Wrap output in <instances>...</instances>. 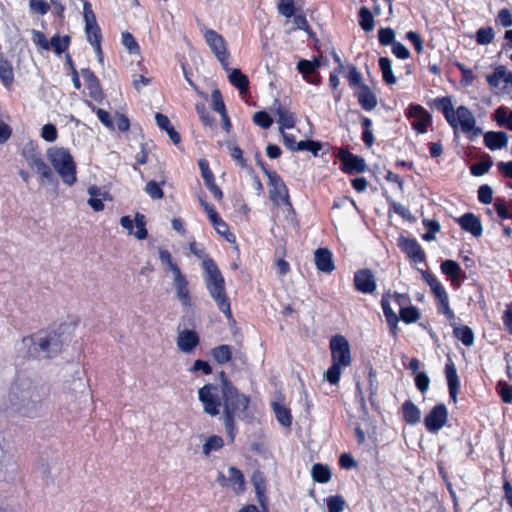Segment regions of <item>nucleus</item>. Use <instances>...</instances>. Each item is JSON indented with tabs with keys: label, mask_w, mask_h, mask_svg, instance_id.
Instances as JSON below:
<instances>
[{
	"label": "nucleus",
	"mask_w": 512,
	"mask_h": 512,
	"mask_svg": "<svg viewBox=\"0 0 512 512\" xmlns=\"http://www.w3.org/2000/svg\"><path fill=\"white\" fill-rule=\"evenodd\" d=\"M47 396L48 389L44 384L29 376L19 375L10 388L8 399L14 412L32 419L40 416Z\"/></svg>",
	"instance_id": "f257e3e1"
},
{
	"label": "nucleus",
	"mask_w": 512,
	"mask_h": 512,
	"mask_svg": "<svg viewBox=\"0 0 512 512\" xmlns=\"http://www.w3.org/2000/svg\"><path fill=\"white\" fill-rule=\"evenodd\" d=\"M71 325L62 323L56 330L39 331L36 334L24 337L22 345L27 349L29 356L38 359L52 358L60 353L64 343L69 339Z\"/></svg>",
	"instance_id": "f03ea898"
},
{
	"label": "nucleus",
	"mask_w": 512,
	"mask_h": 512,
	"mask_svg": "<svg viewBox=\"0 0 512 512\" xmlns=\"http://www.w3.org/2000/svg\"><path fill=\"white\" fill-rule=\"evenodd\" d=\"M221 378L223 379L222 397L225 427L231 439H233L235 420L246 417L249 399L237 391L231 382L226 379L224 372H221Z\"/></svg>",
	"instance_id": "7ed1b4c3"
},
{
	"label": "nucleus",
	"mask_w": 512,
	"mask_h": 512,
	"mask_svg": "<svg viewBox=\"0 0 512 512\" xmlns=\"http://www.w3.org/2000/svg\"><path fill=\"white\" fill-rule=\"evenodd\" d=\"M202 267L205 271L206 287L211 297L216 302L219 310L222 311L228 319H231L230 301L226 294L225 282L220 270L210 258H204Z\"/></svg>",
	"instance_id": "20e7f679"
},
{
	"label": "nucleus",
	"mask_w": 512,
	"mask_h": 512,
	"mask_svg": "<svg viewBox=\"0 0 512 512\" xmlns=\"http://www.w3.org/2000/svg\"><path fill=\"white\" fill-rule=\"evenodd\" d=\"M47 158L65 184L72 186L77 181L76 165L67 149L51 147L47 150Z\"/></svg>",
	"instance_id": "39448f33"
},
{
	"label": "nucleus",
	"mask_w": 512,
	"mask_h": 512,
	"mask_svg": "<svg viewBox=\"0 0 512 512\" xmlns=\"http://www.w3.org/2000/svg\"><path fill=\"white\" fill-rule=\"evenodd\" d=\"M204 38L211 51L221 63L223 69L225 71H229V65L227 61L229 54L227 51L225 39L212 29L205 31Z\"/></svg>",
	"instance_id": "423d86ee"
},
{
	"label": "nucleus",
	"mask_w": 512,
	"mask_h": 512,
	"mask_svg": "<svg viewBox=\"0 0 512 512\" xmlns=\"http://www.w3.org/2000/svg\"><path fill=\"white\" fill-rule=\"evenodd\" d=\"M269 177V198L276 205L284 204L289 211L293 212L292 204L289 199L288 189L283 180L275 173L268 174Z\"/></svg>",
	"instance_id": "0eeeda50"
},
{
	"label": "nucleus",
	"mask_w": 512,
	"mask_h": 512,
	"mask_svg": "<svg viewBox=\"0 0 512 512\" xmlns=\"http://www.w3.org/2000/svg\"><path fill=\"white\" fill-rule=\"evenodd\" d=\"M83 15L88 41L95 47V50L100 56L101 60L100 29L97 25L95 14L92 11L91 5L88 1L83 2Z\"/></svg>",
	"instance_id": "6e6552de"
},
{
	"label": "nucleus",
	"mask_w": 512,
	"mask_h": 512,
	"mask_svg": "<svg viewBox=\"0 0 512 512\" xmlns=\"http://www.w3.org/2000/svg\"><path fill=\"white\" fill-rule=\"evenodd\" d=\"M330 349L333 363L347 367L351 364L350 344L342 335H335L330 340Z\"/></svg>",
	"instance_id": "1a4fd4ad"
},
{
	"label": "nucleus",
	"mask_w": 512,
	"mask_h": 512,
	"mask_svg": "<svg viewBox=\"0 0 512 512\" xmlns=\"http://www.w3.org/2000/svg\"><path fill=\"white\" fill-rule=\"evenodd\" d=\"M199 400L203 404L205 413L210 416H216L220 412L221 401L219 398L218 388L214 385L207 384L198 391Z\"/></svg>",
	"instance_id": "9d476101"
},
{
	"label": "nucleus",
	"mask_w": 512,
	"mask_h": 512,
	"mask_svg": "<svg viewBox=\"0 0 512 512\" xmlns=\"http://www.w3.org/2000/svg\"><path fill=\"white\" fill-rule=\"evenodd\" d=\"M490 87L496 94L509 93L512 85V73L505 66H498L494 72L487 76Z\"/></svg>",
	"instance_id": "9b49d317"
},
{
	"label": "nucleus",
	"mask_w": 512,
	"mask_h": 512,
	"mask_svg": "<svg viewBox=\"0 0 512 512\" xmlns=\"http://www.w3.org/2000/svg\"><path fill=\"white\" fill-rule=\"evenodd\" d=\"M216 481L222 487H230L236 493L244 490L245 480L242 472L235 467H228L226 471L219 472Z\"/></svg>",
	"instance_id": "f8f14e48"
},
{
	"label": "nucleus",
	"mask_w": 512,
	"mask_h": 512,
	"mask_svg": "<svg viewBox=\"0 0 512 512\" xmlns=\"http://www.w3.org/2000/svg\"><path fill=\"white\" fill-rule=\"evenodd\" d=\"M120 224L128 230L130 235H134L138 240H143L147 237L146 221L143 214L137 213L134 221L129 216H123L120 218Z\"/></svg>",
	"instance_id": "ddd939ff"
},
{
	"label": "nucleus",
	"mask_w": 512,
	"mask_h": 512,
	"mask_svg": "<svg viewBox=\"0 0 512 512\" xmlns=\"http://www.w3.org/2000/svg\"><path fill=\"white\" fill-rule=\"evenodd\" d=\"M447 409L445 405H436L425 417V426L430 432H437L447 422Z\"/></svg>",
	"instance_id": "4468645a"
},
{
	"label": "nucleus",
	"mask_w": 512,
	"mask_h": 512,
	"mask_svg": "<svg viewBox=\"0 0 512 512\" xmlns=\"http://www.w3.org/2000/svg\"><path fill=\"white\" fill-rule=\"evenodd\" d=\"M199 335L194 330L178 328L177 347L184 353H191L199 344Z\"/></svg>",
	"instance_id": "2eb2a0df"
},
{
	"label": "nucleus",
	"mask_w": 512,
	"mask_h": 512,
	"mask_svg": "<svg viewBox=\"0 0 512 512\" xmlns=\"http://www.w3.org/2000/svg\"><path fill=\"white\" fill-rule=\"evenodd\" d=\"M338 158L343 164V169L348 172H364L366 169V163L363 158L353 155L347 150H340L338 152Z\"/></svg>",
	"instance_id": "dca6fc26"
},
{
	"label": "nucleus",
	"mask_w": 512,
	"mask_h": 512,
	"mask_svg": "<svg viewBox=\"0 0 512 512\" xmlns=\"http://www.w3.org/2000/svg\"><path fill=\"white\" fill-rule=\"evenodd\" d=\"M354 284L356 289L362 293H373L376 289L374 275L368 269L360 270L355 273Z\"/></svg>",
	"instance_id": "f3484780"
},
{
	"label": "nucleus",
	"mask_w": 512,
	"mask_h": 512,
	"mask_svg": "<svg viewBox=\"0 0 512 512\" xmlns=\"http://www.w3.org/2000/svg\"><path fill=\"white\" fill-rule=\"evenodd\" d=\"M173 285L176 290L177 298L182 305L189 306L191 304V298L188 290V281L181 270L175 269V273H173Z\"/></svg>",
	"instance_id": "a211bd4d"
},
{
	"label": "nucleus",
	"mask_w": 512,
	"mask_h": 512,
	"mask_svg": "<svg viewBox=\"0 0 512 512\" xmlns=\"http://www.w3.org/2000/svg\"><path fill=\"white\" fill-rule=\"evenodd\" d=\"M456 116V126L459 124L461 127V130L464 133H469L471 131H474L475 135L479 134V130H474L475 125V119L473 114L470 112L468 108L465 106H459L457 108V111L455 112Z\"/></svg>",
	"instance_id": "6ab92c4d"
},
{
	"label": "nucleus",
	"mask_w": 512,
	"mask_h": 512,
	"mask_svg": "<svg viewBox=\"0 0 512 512\" xmlns=\"http://www.w3.org/2000/svg\"><path fill=\"white\" fill-rule=\"evenodd\" d=\"M81 74L89 90V96L97 102L102 101L103 91L101 89L100 82L94 73L89 69H83Z\"/></svg>",
	"instance_id": "aec40b11"
},
{
	"label": "nucleus",
	"mask_w": 512,
	"mask_h": 512,
	"mask_svg": "<svg viewBox=\"0 0 512 512\" xmlns=\"http://www.w3.org/2000/svg\"><path fill=\"white\" fill-rule=\"evenodd\" d=\"M398 244L413 261L421 262L424 260V253L416 240L402 236L399 238Z\"/></svg>",
	"instance_id": "412c9836"
},
{
	"label": "nucleus",
	"mask_w": 512,
	"mask_h": 512,
	"mask_svg": "<svg viewBox=\"0 0 512 512\" xmlns=\"http://www.w3.org/2000/svg\"><path fill=\"white\" fill-rule=\"evenodd\" d=\"M87 191L90 195L88 204L96 212L102 211L104 209L103 200H111L109 193L98 186L92 185L88 188Z\"/></svg>",
	"instance_id": "4be33fe9"
},
{
	"label": "nucleus",
	"mask_w": 512,
	"mask_h": 512,
	"mask_svg": "<svg viewBox=\"0 0 512 512\" xmlns=\"http://www.w3.org/2000/svg\"><path fill=\"white\" fill-rule=\"evenodd\" d=\"M314 261L321 272L330 273L334 270L332 253L327 248H318L314 253Z\"/></svg>",
	"instance_id": "5701e85b"
},
{
	"label": "nucleus",
	"mask_w": 512,
	"mask_h": 512,
	"mask_svg": "<svg viewBox=\"0 0 512 512\" xmlns=\"http://www.w3.org/2000/svg\"><path fill=\"white\" fill-rule=\"evenodd\" d=\"M319 65L320 63L317 60L309 61L302 59L298 62L297 69L307 82L318 85L320 83V78L319 76H313V74Z\"/></svg>",
	"instance_id": "b1692460"
},
{
	"label": "nucleus",
	"mask_w": 512,
	"mask_h": 512,
	"mask_svg": "<svg viewBox=\"0 0 512 512\" xmlns=\"http://www.w3.org/2000/svg\"><path fill=\"white\" fill-rule=\"evenodd\" d=\"M356 97L358 99L359 104L365 110H372L377 105V99L372 90L366 85L361 84L356 91Z\"/></svg>",
	"instance_id": "393cba45"
},
{
	"label": "nucleus",
	"mask_w": 512,
	"mask_h": 512,
	"mask_svg": "<svg viewBox=\"0 0 512 512\" xmlns=\"http://www.w3.org/2000/svg\"><path fill=\"white\" fill-rule=\"evenodd\" d=\"M462 229L470 232L473 236L479 237L482 235V225L478 217H476L472 213H467L463 215L458 220Z\"/></svg>",
	"instance_id": "a878e982"
},
{
	"label": "nucleus",
	"mask_w": 512,
	"mask_h": 512,
	"mask_svg": "<svg viewBox=\"0 0 512 512\" xmlns=\"http://www.w3.org/2000/svg\"><path fill=\"white\" fill-rule=\"evenodd\" d=\"M80 374L79 369L74 370V374L72 375L73 379L65 387L74 398H78L79 395L85 394L87 391V383Z\"/></svg>",
	"instance_id": "bb28decb"
},
{
	"label": "nucleus",
	"mask_w": 512,
	"mask_h": 512,
	"mask_svg": "<svg viewBox=\"0 0 512 512\" xmlns=\"http://www.w3.org/2000/svg\"><path fill=\"white\" fill-rule=\"evenodd\" d=\"M22 155L32 169L37 168L42 164V162H44L40 151L32 143H28L24 146L22 149Z\"/></svg>",
	"instance_id": "cd10ccee"
},
{
	"label": "nucleus",
	"mask_w": 512,
	"mask_h": 512,
	"mask_svg": "<svg viewBox=\"0 0 512 512\" xmlns=\"http://www.w3.org/2000/svg\"><path fill=\"white\" fill-rule=\"evenodd\" d=\"M509 137L505 132H488L484 136L485 144L491 150L500 149L508 144Z\"/></svg>",
	"instance_id": "c85d7f7f"
},
{
	"label": "nucleus",
	"mask_w": 512,
	"mask_h": 512,
	"mask_svg": "<svg viewBox=\"0 0 512 512\" xmlns=\"http://www.w3.org/2000/svg\"><path fill=\"white\" fill-rule=\"evenodd\" d=\"M390 296L389 294L384 296L382 301H381V304H382V308H383V312H384V315H385V318H386V321L389 325V328H390V332L396 336L397 335V330H398V316L397 314L392 310V308L390 307V303L387 299V297Z\"/></svg>",
	"instance_id": "c756f323"
},
{
	"label": "nucleus",
	"mask_w": 512,
	"mask_h": 512,
	"mask_svg": "<svg viewBox=\"0 0 512 512\" xmlns=\"http://www.w3.org/2000/svg\"><path fill=\"white\" fill-rule=\"evenodd\" d=\"M449 393L454 402H456L458 388H459V378L457 375L456 368L454 364H447L445 367Z\"/></svg>",
	"instance_id": "7c9ffc66"
},
{
	"label": "nucleus",
	"mask_w": 512,
	"mask_h": 512,
	"mask_svg": "<svg viewBox=\"0 0 512 512\" xmlns=\"http://www.w3.org/2000/svg\"><path fill=\"white\" fill-rule=\"evenodd\" d=\"M228 79L230 83L237 87L241 94L246 93L249 86V80L246 75H244L240 69H230L229 68Z\"/></svg>",
	"instance_id": "2f4dec72"
},
{
	"label": "nucleus",
	"mask_w": 512,
	"mask_h": 512,
	"mask_svg": "<svg viewBox=\"0 0 512 512\" xmlns=\"http://www.w3.org/2000/svg\"><path fill=\"white\" fill-rule=\"evenodd\" d=\"M276 112L278 115V123L280 124V131L283 128H292L295 125L296 118L293 113L282 107L280 104L277 105Z\"/></svg>",
	"instance_id": "473e14b6"
},
{
	"label": "nucleus",
	"mask_w": 512,
	"mask_h": 512,
	"mask_svg": "<svg viewBox=\"0 0 512 512\" xmlns=\"http://www.w3.org/2000/svg\"><path fill=\"white\" fill-rule=\"evenodd\" d=\"M273 410L277 420L284 427H289L292 423V416L290 409L280 402L273 403Z\"/></svg>",
	"instance_id": "72a5a7b5"
},
{
	"label": "nucleus",
	"mask_w": 512,
	"mask_h": 512,
	"mask_svg": "<svg viewBox=\"0 0 512 512\" xmlns=\"http://www.w3.org/2000/svg\"><path fill=\"white\" fill-rule=\"evenodd\" d=\"M404 420L408 424H416L420 420V410L410 400L404 402L402 406Z\"/></svg>",
	"instance_id": "f704fd0d"
},
{
	"label": "nucleus",
	"mask_w": 512,
	"mask_h": 512,
	"mask_svg": "<svg viewBox=\"0 0 512 512\" xmlns=\"http://www.w3.org/2000/svg\"><path fill=\"white\" fill-rule=\"evenodd\" d=\"M437 104H438L439 108H441V110L443 111L448 123L451 126L456 127L455 111L453 109L452 102H451L450 98L444 97V98L438 99Z\"/></svg>",
	"instance_id": "c9c22d12"
},
{
	"label": "nucleus",
	"mask_w": 512,
	"mask_h": 512,
	"mask_svg": "<svg viewBox=\"0 0 512 512\" xmlns=\"http://www.w3.org/2000/svg\"><path fill=\"white\" fill-rule=\"evenodd\" d=\"M211 354L219 364H225L231 360L232 350L229 345H219L212 349Z\"/></svg>",
	"instance_id": "e433bc0d"
},
{
	"label": "nucleus",
	"mask_w": 512,
	"mask_h": 512,
	"mask_svg": "<svg viewBox=\"0 0 512 512\" xmlns=\"http://www.w3.org/2000/svg\"><path fill=\"white\" fill-rule=\"evenodd\" d=\"M379 65H380V68H381L383 80L388 85L395 84L396 83V77L394 76L393 71H392L391 60L389 58H387V57H381L379 59Z\"/></svg>",
	"instance_id": "4c0bfd02"
},
{
	"label": "nucleus",
	"mask_w": 512,
	"mask_h": 512,
	"mask_svg": "<svg viewBox=\"0 0 512 512\" xmlns=\"http://www.w3.org/2000/svg\"><path fill=\"white\" fill-rule=\"evenodd\" d=\"M312 477L316 482L327 483L331 479V471L327 466L314 464L312 467Z\"/></svg>",
	"instance_id": "58836bf2"
},
{
	"label": "nucleus",
	"mask_w": 512,
	"mask_h": 512,
	"mask_svg": "<svg viewBox=\"0 0 512 512\" xmlns=\"http://www.w3.org/2000/svg\"><path fill=\"white\" fill-rule=\"evenodd\" d=\"M0 79L2 80L5 86H9L14 79L11 64L2 57H0Z\"/></svg>",
	"instance_id": "ea45409f"
},
{
	"label": "nucleus",
	"mask_w": 512,
	"mask_h": 512,
	"mask_svg": "<svg viewBox=\"0 0 512 512\" xmlns=\"http://www.w3.org/2000/svg\"><path fill=\"white\" fill-rule=\"evenodd\" d=\"M441 270L448 275L452 281H456L460 276V266L453 260H445L441 263Z\"/></svg>",
	"instance_id": "a19ab883"
},
{
	"label": "nucleus",
	"mask_w": 512,
	"mask_h": 512,
	"mask_svg": "<svg viewBox=\"0 0 512 512\" xmlns=\"http://www.w3.org/2000/svg\"><path fill=\"white\" fill-rule=\"evenodd\" d=\"M423 277L427 284L430 286L432 292L434 295L439 299L441 297H444L447 295L444 287L441 285V283L430 273L425 272L423 274Z\"/></svg>",
	"instance_id": "79ce46f5"
},
{
	"label": "nucleus",
	"mask_w": 512,
	"mask_h": 512,
	"mask_svg": "<svg viewBox=\"0 0 512 512\" xmlns=\"http://www.w3.org/2000/svg\"><path fill=\"white\" fill-rule=\"evenodd\" d=\"M455 336L466 346H471L474 342V335L468 326L454 328Z\"/></svg>",
	"instance_id": "37998d69"
},
{
	"label": "nucleus",
	"mask_w": 512,
	"mask_h": 512,
	"mask_svg": "<svg viewBox=\"0 0 512 512\" xmlns=\"http://www.w3.org/2000/svg\"><path fill=\"white\" fill-rule=\"evenodd\" d=\"M400 317L405 323L411 324L418 321L420 314L418 309L414 306L401 307Z\"/></svg>",
	"instance_id": "c03bdc74"
},
{
	"label": "nucleus",
	"mask_w": 512,
	"mask_h": 512,
	"mask_svg": "<svg viewBox=\"0 0 512 512\" xmlns=\"http://www.w3.org/2000/svg\"><path fill=\"white\" fill-rule=\"evenodd\" d=\"M360 26L365 31H371L374 28V18L371 12L366 8L362 7L359 11Z\"/></svg>",
	"instance_id": "a18cd8bd"
},
{
	"label": "nucleus",
	"mask_w": 512,
	"mask_h": 512,
	"mask_svg": "<svg viewBox=\"0 0 512 512\" xmlns=\"http://www.w3.org/2000/svg\"><path fill=\"white\" fill-rule=\"evenodd\" d=\"M69 40V36H64L63 38L57 35L53 36L51 41H49L50 49L52 48L56 54H61L67 49Z\"/></svg>",
	"instance_id": "49530a36"
},
{
	"label": "nucleus",
	"mask_w": 512,
	"mask_h": 512,
	"mask_svg": "<svg viewBox=\"0 0 512 512\" xmlns=\"http://www.w3.org/2000/svg\"><path fill=\"white\" fill-rule=\"evenodd\" d=\"M159 259L163 266L166 267V269L170 270L173 273H175L176 270H180V268L175 264L172 260L171 253L168 250L159 248Z\"/></svg>",
	"instance_id": "de8ad7c7"
},
{
	"label": "nucleus",
	"mask_w": 512,
	"mask_h": 512,
	"mask_svg": "<svg viewBox=\"0 0 512 512\" xmlns=\"http://www.w3.org/2000/svg\"><path fill=\"white\" fill-rule=\"evenodd\" d=\"M36 172L39 174L42 182L46 181L48 183H56V178L48 166V164L42 162L37 168H35Z\"/></svg>",
	"instance_id": "09e8293b"
},
{
	"label": "nucleus",
	"mask_w": 512,
	"mask_h": 512,
	"mask_svg": "<svg viewBox=\"0 0 512 512\" xmlns=\"http://www.w3.org/2000/svg\"><path fill=\"white\" fill-rule=\"evenodd\" d=\"M494 38V31L490 27L480 28L476 32V41L480 45H487L492 42Z\"/></svg>",
	"instance_id": "8fccbe9b"
},
{
	"label": "nucleus",
	"mask_w": 512,
	"mask_h": 512,
	"mask_svg": "<svg viewBox=\"0 0 512 512\" xmlns=\"http://www.w3.org/2000/svg\"><path fill=\"white\" fill-rule=\"evenodd\" d=\"M223 446V439L219 436H211L203 445V453L209 455L212 451H216Z\"/></svg>",
	"instance_id": "3c124183"
},
{
	"label": "nucleus",
	"mask_w": 512,
	"mask_h": 512,
	"mask_svg": "<svg viewBox=\"0 0 512 512\" xmlns=\"http://www.w3.org/2000/svg\"><path fill=\"white\" fill-rule=\"evenodd\" d=\"M212 108L219 114L226 111L225 104L219 89H214L211 94Z\"/></svg>",
	"instance_id": "603ef678"
},
{
	"label": "nucleus",
	"mask_w": 512,
	"mask_h": 512,
	"mask_svg": "<svg viewBox=\"0 0 512 512\" xmlns=\"http://www.w3.org/2000/svg\"><path fill=\"white\" fill-rule=\"evenodd\" d=\"M122 44L127 48L129 53H139V45L129 32L122 33Z\"/></svg>",
	"instance_id": "864d4df0"
},
{
	"label": "nucleus",
	"mask_w": 512,
	"mask_h": 512,
	"mask_svg": "<svg viewBox=\"0 0 512 512\" xmlns=\"http://www.w3.org/2000/svg\"><path fill=\"white\" fill-rule=\"evenodd\" d=\"M345 501L340 496H331L327 499V507L329 512H342Z\"/></svg>",
	"instance_id": "5fc2aeb1"
},
{
	"label": "nucleus",
	"mask_w": 512,
	"mask_h": 512,
	"mask_svg": "<svg viewBox=\"0 0 512 512\" xmlns=\"http://www.w3.org/2000/svg\"><path fill=\"white\" fill-rule=\"evenodd\" d=\"M341 366L340 364L333 363L331 367L328 369L326 373L327 380L330 384L336 385L338 384L341 376Z\"/></svg>",
	"instance_id": "6e6d98bb"
},
{
	"label": "nucleus",
	"mask_w": 512,
	"mask_h": 512,
	"mask_svg": "<svg viewBox=\"0 0 512 512\" xmlns=\"http://www.w3.org/2000/svg\"><path fill=\"white\" fill-rule=\"evenodd\" d=\"M253 122L264 128V129H267L271 126L272 124V119L271 117L264 111H259V112H256L253 116Z\"/></svg>",
	"instance_id": "4d7b16f0"
},
{
	"label": "nucleus",
	"mask_w": 512,
	"mask_h": 512,
	"mask_svg": "<svg viewBox=\"0 0 512 512\" xmlns=\"http://www.w3.org/2000/svg\"><path fill=\"white\" fill-rule=\"evenodd\" d=\"M379 41L382 45H390L395 42V33L391 28H381L378 32Z\"/></svg>",
	"instance_id": "13d9d810"
},
{
	"label": "nucleus",
	"mask_w": 512,
	"mask_h": 512,
	"mask_svg": "<svg viewBox=\"0 0 512 512\" xmlns=\"http://www.w3.org/2000/svg\"><path fill=\"white\" fill-rule=\"evenodd\" d=\"M252 482L258 495L259 502L263 506L262 496L264 494V480L262 474L259 472L254 473L252 477Z\"/></svg>",
	"instance_id": "bf43d9fd"
},
{
	"label": "nucleus",
	"mask_w": 512,
	"mask_h": 512,
	"mask_svg": "<svg viewBox=\"0 0 512 512\" xmlns=\"http://www.w3.org/2000/svg\"><path fill=\"white\" fill-rule=\"evenodd\" d=\"M145 191L151 196L153 199H161L163 197V191L160 187V184L156 181H149L146 184Z\"/></svg>",
	"instance_id": "052dcab7"
},
{
	"label": "nucleus",
	"mask_w": 512,
	"mask_h": 512,
	"mask_svg": "<svg viewBox=\"0 0 512 512\" xmlns=\"http://www.w3.org/2000/svg\"><path fill=\"white\" fill-rule=\"evenodd\" d=\"M42 138L47 142H54L57 139V129L53 124H45L41 131Z\"/></svg>",
	"instance_id": "680f3d73"
},
{
	"label": "nucleus",
	"mask_w": 512,
	"mask_h": 512,
	"mask_svg": "<svg viewBox=\"0 0 512 512\" xmlns=\"http://www.w3.org/2000/svg\"><path fill=\"white\" fill-rule=\"evenodd\" d=\"M279 13L290 18L295 14V8L292 0H281L278 5Z\"/></svg>",
	"instance_id": "e2e57ef3"
},
{
	"label": "nucleus",
	"mask_w": 512,
	"mask_h": 512,
	"mask_svg": "<svg viewBox=\"0 0 512 512\" xmlns=\"http://www.w3.org/2000/svg\"><path fill=\"white\" fill-rule=\"evenodd\" d=\"M439 300V311L443 313L449 321L455 319L453 311L450 309L448 295L441 297Z\"/></svg>",
	"instance_id": "0e129e2a"
},
{
	"label": "nucleus",
	"mask_w": 512,
	"mask_h": 512,
	"mask_svg": "<svg viewBox=\"0 0 512 512\" xmlns=\"http://www.w3.org/2000/svg\"><path fill=\"white\" fill-rule=\"evenodd\" d=\"M494 207H495V210H496L499 218H501V219L510 218L509 208L503 199L497 198L494 203Z\"/></svg>",
	"instance_id": "69168bd1"
},
{
	"label": "nucleus",
	"mask_w": 512,
	"mask_h": 512,
	"mask_svg": "<svg viewBox=\"0 0 512 512\" xmlns=\"http://www.w3.org/2000/svg\"><path fill=\"white\" fill-rule=\"evenodd\" d=\"M497 390L504 402L510 403L512 401V393L507 382L500 380L498 382Z\"/></svg>",
	"instance_id": "338daca9"
},
{
	"label": "nucleus",
	"mask_w": 512,
	"mask_h": 512,
	"mask_svg": "<svg viewBox=\"0 0 512 512\" xmlns=\"http://www.w3.org/2000/svg\"><path fill=\"white\" fill-rule=\"evenodd\" d=\"M195 109H196L202 123L206 126H211L213 123V119L209 116V113L205 107V104L197 103L195 105Z\"/></svg>",
	"instance_id": "774afa93"
}]
</instances>
